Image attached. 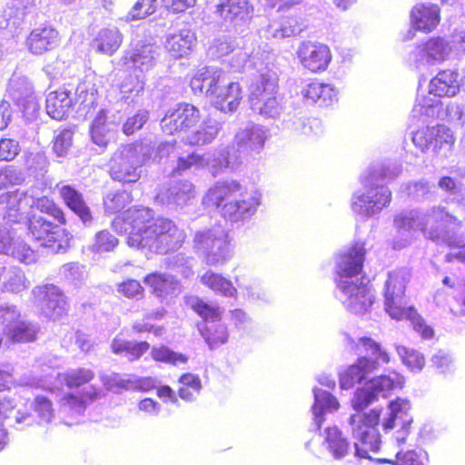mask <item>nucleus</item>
Returning a JSON list of instances; mask_svg holds the SVG:
<instances>
[{
    "mask_svg": "<svg viewBox=\"0 0 465 465\" xmlns=\"http://www.w3.org/2000/svg\"><path fill=\"white\" fill-rule=\"evenodd\" d=\"M35 207L40 213L29 214L25 222L28 237L40 247L55 253L65 252L72 236L62 228L67 223L64 209L48 196L37 198Z\"/></svg>",
    "mask_w": 465,
    "mask_h": 465,
    "instance_id": "1",
    "label": "nucleus"
},
{
    "mask_svg": "<svg viewBox=\"0 0 465 465\" xmlns=\"http://www.w3.org/2000/svg\"><path fill=\"white\" fill-rule=\"evenodd\" d=\"M193 93H204L213 108L223 114L235 113L244 99V90L237 81L231 80L222 69L203 66L190 80Z\"/></svg>",
    "mask_w": 465,
    "mask_h": 465,
    "instance_id": "2",
    "label": "nucleus"
},
{
    "mask_svg": "<svg viewBox=\"0 0 465 465\" xmlns=\"http://www.w3.org/2000/svg\"><path fill=\"white\" fill-rule=\"evenodd\" d=\"M125 198L129 199V194L117 193L107 203V209L111 213H118L113 220V225L127 234L129 246L145 248L156 222L148 208L130 207L123 211Z\"/></svg>",
    "mask_w": 465,
    "mask_h": 465,
    "instance_id": "3",
    "label": "nucleus"
},
{
    "mask_svg": "<svg viewBox=\"0 0 465 465\" xmlns=\"http://www.w3.org/2000/svg\"><path fill=\"white\" fill-rule=\"evenodd\" d=\"M245 194V188L236 181L219 182L208 189L203 203L218 209L224 219L237 222L253 213L258 204Z\"/></svg>",
    "mask_w": 465,
    "mask_h": 465,
    "instance_id": "4",
    "label": "nucleus"
},
{
    "mask_svg": "<svg viewBox=\"0 0 465 465\" xmlns=\"http://www.w3.org/2000/svg\"><path fill=\"white\" fill-rule=\"evenodd\" d=\"M381 410L372 409L363 414H353L350 418L352 435L356 439L355 448L359 456L367 457L380 450L381 438L377 430Z\"/></svg>",
    "mask_w": 465,
    "mask_h": 465,
    "instance_id": "5",
    "label": "nucleus"
},
{
    "mask_svg": "<svg viewBox=\"0 0 465 465\" xmlns=\"http://www.w3.org/2000/svg\"><path fill=\"white\" fill-rule=\"evenodd\" d=\"M138 144H122L111 156L109 174L114 181L123 183H135L141 178L138 162Z\"/></svg>",
    "mask_w": 465,
    "mask_h": 465,
    "instance_id": "6",
    "label": "nucleus"
},
{
    "mask_svg": "<svg viewBox=\"0 0 465 465\" xmlns=\"http://www.w3.org/2000/svg\"><path fill=\"white\" fill-rule=\"evenodd\" d=\"M411 139L421 152L431 149L435 154L443 155L452 150L456 140L450 128L442 124L419 128Z\"/></svg>",
    "mask_w": 465,
    "mask_h": 465,
    "instance_id": "7",
    "label": "nucleus"
},
{
    "mask_svg": "<svg viewBox=\"0 0 465 465\" xmlns=\"http://www.w3.org/2000/svg\"><path fill=\"white\" fill-rule=\"evenodd\" d=\"M201 120L200 110L193 104L180 103L170 108L161 121V128L167 135L185 133L194 127Z\"/></svg>",
    "mask_w": 465,
    "mask_h": 465,
    "instance_id": "8",
    "label": "nucleus"
},
{
    "mask_svg": "<svg viewBox=\"0 0 465 465\" xmlns=\"http://www.w3.org/2000/svg\"><path fill=\"white\" fill-rule=\"evenodd\" d=\"M148 240V246L156 252L167 253L180 248L184 241V233L170 220L156 222Z\"/></svg>",
    "mask_w": 465,
    "mask_h": 465,
    "instance_id": "9",
    "label": "nucleus"
},
{
    "mask_svg": "<svg viewBox=\"0 0 465 465\" xmlns=\"http://www.w3.org/2000/svg\"><path fill=\"white\" fill-rule=\"evenodd\" d=\"M297 58L300 64L312 73L324 72L331 61V53L325 44L302 41L297 49Z\"/></svg>",
    "mask_w": 465,
    "mask_h": 465,
    "instance_id": "10",
    "label": "nucleus"
},
{
    "mask_svg": "<svg viewBox=\"0 0 465 465\" xmlns=\"http://www.w3.org/2000/svg\"><path fill=\"white\" fill-rule=\"evenodd\" d=\"M254 7L249 0H219L213 15L224 25L237 26L250 21Z\"/></svg>",
    "mask_w": 465,
    "mask_h": 465,
    "instance_id": "11",
    "label": "nucleus"
},
{
    "mask_svg": "<svg viewBox=\"0 0 465 465\" xmlns=\"http://www.w3.org/2000/svg\"><path fill=\"white\" fill-rule=\"evenodd\" d=\"M278 84L275 77L261 75L252 91V103L257 105L261 114L272 116L277 113L276 100Z\"/></svg>",
    "mask_w": 465,
    "mask_h": 465,
    "instance_id": "12",
    "label": "nucleus"
},
{
    "mask_svg": "<svg viewBox=\"0 0 465 465\" xmlns=\"http://www.w3.org/2000/svg\"><path fill=\"white\" fill-rule=\"evenodd\" d=\"M367 250L364 242L352 243L337 256L336 273L340 278H352L362 272Z\"/></svg>",
    "mask_w": 465,
    "mask_h": 465,
    "instance_id": "13",
    "label": "nucleus"
},
{
    "mask_svg": "<svg viewBox=\"0 0 465 465\" xmlns=\"http://www.w3.org/2000/svg\"><path fill=\"white\" fill-rule=\"evenodd\" d=\"M40 301L45 313L53 321H59L68 316L67 298L56 286L47 284L39 290Z\"/></svg>",
    "mask_w": 465,
    "mask_h": 465,
    "instance_id": "14",
    "label": "nucleus"
},
{
    "mask_svg": "<svg viewBox=\"0 0 465 465\" xmlns=\"http://www.w3.org/2000/svg\"><path fill=\"white\" fill-rule=\"evenodd\" d=\"M59 42V32L51 25L32 29L25 39L28 51L35 55H41L54 49Z\"/></svg>",
    "mask_w": 465,
    "mask_h": 465,
    "instance_id": "15",
    "label": "nucleus"
},
{
    "mask_svg": "<svg viewBox=\"0 0 465 465\" xmlns=\"http://www.w3.org/2000/svg\"><path fill=\"white\" fill-rule=\"evenodd\" d=\"M154 54L155 46L153 44L141 42L125 52L122 58L123 64L129 70L143 73L153 67L155 64Z\"/></svg>",
    "mask_w": 465,
    "mask_h": 465,
    "instance_id": "16",
    "label": "nucleus"
},
{
    "mask_svg": "<svg viewBox=\"0 0 465 465\" xmlns=\"http://www.w3.org/2000/svg\"><path fill=\"white\" fill-rule=\"evenodd\" d=\"M338 286L348 296L346 306L355 313L365 312L372 305L373 295L368 282H350Z\"/></svg>",
    "mask_w": 465,
    "mask_h": 465,
    "instance_id": "17",
    "label": "nucleus"
},
{
    "mask_svg": "<svg viewBox=\"0 0 465 465\" xmlns=\"http://www.w3.org/2000/svg\"><path fill=\"white\" fill-rule=\"evenodd\" d=\"M377 370V361H371L365 356L359 357L353 364L340 373V387L342 390L351 389Z\"/></svg>",
    "mask_w": 465,
    "mask_h": 465,
    "instance_id": "18",
    "label": "nucleus"
},
{
    "mask_svg": "<svg viewBox=\"0 0 465 465\" xmlns=\"http://www.w3.org/2000/svg\"><path fill=\"white\" fill-rule=\"evenodd\" d=\"M460 85L461 79L459 73L455 70L444 69L432 77L430 82L429 92L440 98H450L460 93Z\"/></svg>",
    "mask_w": 465,
    "mask_h": 465,
    "instance_id": "19",
    "label": "nucleus"
},
{
    "mask_svg": "<svg viewBox=\"0 0 465 465\" xmlns=\"http://www.w3.org/2000/svg\"><path fill=\"white\" fill-rule=\"evenodd\" d=\"M446 58V44L438 37H431L419 44L413 52V64L416 68L424 64H433Z\"/></svg>",
    "mask_w": 465,
    "mask_h": 465,
    "instance_id": "20",
    "label": "nucleus"
},
{
    "mask_svg": "<svg viewBox=\"0 0 465 465\" xmlns=\"http://www.w3.org/2000/svg\"><path fill=\"white\" fill-rule=\"evenodd\" d=\"M440 12L438 5L417 4L410 13L411 24L416 30L430 33L440 23Z\"/></svg>",
    "mask_w": 465,
    "mask_h": 465,
    "instance_id": "21",
    "label": "nucleus"
},
{
    "mask_svg": "<svg viewBox=\"0 0 465 465\" xmlns=\"http://www.w3.org/2000/svg\"><path fill=\"white\" fill-rule=\"evenodd\" d=\"M194 242L199 248L207 251L205 260L208 265H215L227 260L225 242L216 238L211 231L196 232Z\"/></svg>",
    "mask_w": 465,
    "mask_h": 465,
    "instance_id": "22",
    "label": "nucleus"
},
{
    "mask_svg": "<svg viewBox=\"0 0 465 465\" xmlns=\"http://www.w3.org/2000/svg\"><path fill=\"white\" fill-rule=\"evenodd\" d=\"M265 141V132L257 126H252L238 132L233 143L237 151L253 154L259 153L263 149Z\"/></svg>",
    "mask_w": 465,
    "mask_h": 465,
    "instance_id": "23",
    "label": "nucleus"
},
{
    "mask_svg": "<svg viewBox=\"0 0 465 465\" xmlns=\"http://www.w3.org/2000/svg\"><path fill=\"white\" fill-rule=\"evenodd\" d=\"M73 106L71 91L65 86L50 92L46 97L45 109L48 115L55 120L64 119Z\"/></svg>",
    "mask_w": 465,
    "mask_h": 465,
    "instance_id": "24",
    "label": "nucleus"
},
{
    "mask_svg": "<svg viewBox=\"0 0 465 465\" xmlns=\"http://www.w3.org/2000/svg\"><path fill=\"white\" fill-rule=\"evenodd\" d=\"M304 101L309 104H317L319 106H329L337 100V92L333 86L314 80L301 91Z\"/></svg>",
    "mask_w": 465,
    "mask_h": 465,
    "instance_id": "25",
    "label": "nucleus"
},
{
    "mask_svg": "<svg viewBox=\"0 0 465 465\" xmlns=\"http://www.w3.org/2000/svg\"><path fill=\"white\" fill-rule=\"evenodd\" d=\"M58 193L65 206L76 214L84 223L92 220V213L83 194L72 185L58 187Z\"/></svg>",
    "mask_w": 465,
    "mask_h": 465,
    "instance_id": "26",
    "label": "nucleus"
},
{
    "mask_svg": "<svg viewBox=\"0 0 465 465\" xmlns=\"http://www.w3.org/2000/svg\"><path fill=\"white\" fill-rule=\"evenodd\" d=\"M6 321L10 322L6 325L5 333L12 342H32L36 339L37 331L29 322L20 320V315L16 312V316L9 314Z\"/></svg>",
    "mask_w": 465,
    "mask_h": 465,
    "instance_id": "27",
    "label": "nucleus"
},
{
    "mask_svg": "<svg viewBox=\"0 0 465 465\" xmlns=\"http://www.w3.org/2000/svg\"><path fill=\"white\" fill-rule=\"evenodd\" d=\"M150 349L146 341H132L121 336H116L111 343V351L115 355L125 357L130 361L140 360Z\"/></svg>",
    "mask_w": 465,
    "mask_h": 465,
    "instance_id": "28",
    "label": "nucleus"
},
{
    "mask_svg": "<svg viewBox=\"0 0 465 465\" xmlns=\"http://www.w3.org/2000/svg\"><path fill=\"white\" fill-rule=\"evenodd\" d=\"M195 196V185L188 179L178 180L166 190L167 203L176 206L189 205Z\"/></svg>",
    "mask_w": 465,
    "mask_h": 465,
    "instance_id": "29",
    "label": "nucleus"
},
{
    "mask_svg": "<svg viewBox=\"0 0 465 465\" xmlns=\"http://www.w3.org/2000/svg\"><path fill=\"white\" fill-rule=\"evenodd\" d=\"M95 378L94 371L90 368L78 367L58 373L56 380L68 390H77L90 384Z\"/></svg>",
    "mask_w": 465,
    "mask_h": 465,
    "instance_id": "30",
    "label": "nucleus"
},
{
    "mask_svg": "<svg viewBox=\"0 0 465 465\" xmlns=\"http://www.w3.org/2000/svg\"><path fill=\"white\" fill-rule=\"evenodd\" d=\"M143 282L150 288L151 293L158 298L171 294L178 283L173 276L159 272L146 274Z\"/></svg>",
    "mask_w": 465,
    "mask_h": 465,
    "instance_id": "31",
    "label": "nucleus"
},
{
    "mask_svg": "<svg viewBox=\"0 0 465 465\" xmlns=\"http://www.w3.org/2000/svg\"><path fill=\"white\" fill-rule=\"evenodd\" d=\"M195 36L189 30H182L168 37L165 47L174 58H181L190 54Z\"/></svg>",
    "mask_w": 465,
    "mask_h": 465,
    "instance_id": "32",
    "label": "nucleus"
},
{
    "mask_svg": "<svg viewBox=\"0 0 465 465\" xmlns=\"http://www.w3.org/2000/svg\"><path fill=\"white\" fill-rule=\"evenodd\" d=\"M96 49L99 53L112 55L123 43V35L116 27L104 28L94 38Z\"/></svg>",
    "mask_w": 465,
    "mask_h": 465,
    "instance_id": "33",
    "label": "nucleus"
},
{
    "mask_svg": "<svg viewBox=\"0 0 465 465\" xmlns=\"http://www.w3.org/2000/svg\"><path fill=\"white\" fill-rule=\"evenodd\" d=\"M199 331L211 350L225 344L229 338L227 327L221 322H206Z\"/></svg>",
    "mask_w": 465,
    "mask_h": 465,
    "instance_id": "34",
    "label": "nucleus"
},
{
    "mask_svg": "<svg viewBox=\"0 0 465 465\" xmlns=\"http://www.w3.org/2000/svg\"><path fill=\"white\" fill-rule=\"evenodd\" d=\"M114 133L111 128V124L107 121L106 114L104 112H99L91 124L92 141L100 147H106Z\"/></svg>",
    "mask_w": 465,
    "mask_h": 465,
    "instance_id": "35",
    "label": "nucleus"
},
{
    "mask_svg": "<svg viewBox=\"0 0 465 465\" xmlns=\"http://www.w3.org/2000/svg\"><path fill=\"white\" fill-rule=\"evenodd\" d=\"M201 282L215 293L225 297H233L237 293L236 288L230 280L211 270L201 276Z\"/></svg>",
    "mask_w": 465,
    "mask_h": 465,
    "instance_id": "36",
    "label": "nucleus"
},
{
    "mask_svg": "<svg viewBox=\"0 0 465 465\" xmlns=\"http://www.w3.org/2000/svg\"><path fill=\"white\" fill-rule=\"evenodd\" d=\"M389 408L391 414L383 423L384 430H391L397 426H401L407 435L411 428V418L404 410L403 402L397 399L390 402Z\"/></svg>",
    "mask_w": 465,
    "mask_h": 465,
    "instance_id": "37",
    "label": "nucleus"
},
{
    "mask_svg": "<svg viewBox=\"0 0 465 465\" xmlns=\"http://www.w3.org/2000/svg\"><path fill=\"white\" fill-rule=\"evenodd\" d=\"M324 444L334 459L345 457L350 450V444L342 436L341 431L336 427H328L325 430Z\"/></svg>",
    "mask_w": 465,
    "mask_h": 465,
    "instance_id": "38",
    "label": "nucleus"
},
{
    "mask_svg": "<svg viewBox=\"0 0 465 465\" xmlns=\"http://www.w3.org/2000/svg\"><path fill=\"white\" fill-rule=\"evenodd\" d=\"M369 384L378 396L381 394L387 397L391 391L401 389L404 379L397 372L392 371L388 375H380L370 380Z\"/></svg>",
    "mask_w": 465,
    "mask_h": 465,
    "instance_id": "39",
    "label": "nucleus"
},
{
    "mask_svg": "<svg viewBox=\"0 0 465 465\" xmlns=\"http://www.w3.org/2000/svg\"><path fill=\"white\" fill-rule=\"evenodd\" d=\"M340 404L337 399L329 391H322L315 396V403L312 406L314 413V420L320 429L324 421V414L326 411H337Z\"/></svg>",
    "mask_w": 465,
    "mask_h": 465,
    "instance_id": "40",
    "label": "nucleus"
},
{
    "mask_svg": "<svg viewBox=\"0 0 465 465\" xmlns=\"http://www.w3.org/2000/svg\"><path fill=\"white\" fill-rule=\"evenodd\" d=\"M410 281V273L403 269L390 272L384 287V297L405 296L406 284Z\"/></svg>",
    "mask_w": 465,
    "mask_h": 465,
    "instance_id": "41",
    "label": "nucleus"
},
{
    "mask_svg": "<svg viewBox=\"0 0 465 465\" xmlns=\"http://www.w3.org/2000/svg\"><path fill=\"white\" fill-rule=\"evenodd\" d=\"M385 312L396 321L408 320L415 312L413 305H407L404 302V296H386L384 297Z\"/></svg>",
    "mask_w": 465,
    "mask_h": 465,
    "instance_id": "42",
    "label": "nucleus"
},
{
    "mask_svg": "<svg viewBox=\"0 0 465 465\" xmlns=\"http://www.w3.org/2000/svg\"><path fill=\"white\" fill-rule=\"evenodd\" d=\"M100 396L99 389L95 386H89V389L83 391L80 394L72 392L66 393L61 398V404L69 409H84L88 402H92Z\"/></svg>",
    "mask_w": 465,
    "mask_h": 465,
    "instance_id": "43",
    "label": "nucleus"
},
{
    "mask_svg": "<svg viewBox=\"0 0 465 465\" xmlns=\"http://www.w3.org/2000/svg\"><path fill=\"white\" fill-rule=\"evenodd\" d=\"M190 308L201 318L205 323L221 322L223 316V310L217 306L209 303L203 298L195 297L191 304Z\"/></svg>",
    "mask_w": 465,
    "mask_h": 465,
    "instance_id": "44",
    "label": "nucleus"
},
{
    "mask_svg": "<svg viewBox=\"0 0 465 465\" xmlns=\"http://www.w3.org/2000/svg\"><path fill=\"white\" fill-rule=\"evenodd\" d=\"M26 193L19 189L0 194V211L7 216H16L21 210L22 201Z\"/></svg>",
    "mask_w": 465,
    "mask_h": 465,
    "instance_id": "45",
    "label": "nucleus"
},
{
    "mask_svg": "<svg viewBox=\"0 0 465 465\" xmlns=\"http://www.w3.org/2000/svg\"><path fill=\"white\" fill-rule=\"evenodd\" d=\"M0 282L4 292L17 293L25 288L23 273L11 267L0 268Z\"/></svg>",
    "mask_w": 465,
    "mask_h": 465,
    "instance_id": "46",
    "label": "nucleus"
},
{
    "mask_svg": "<svg viewBox=\"0 0 465 465\" xmlns=\"http://www.w3.org/2000/svg\"><path fill=\"white\" fill-rule=\"evenodd\" d=\"M181 384L178 395L182 400L193 401L202 390L201 379L193 373H183L178 379Z\"/></svg>",
    "mask_w": 465,
    "mask_h": 465,
    "instance_id": "47",
    "label": "nucleus"
},
{
    "mask_svg": "<svg viewBox=\"0 0 465 465\" xmlns=\"http://www.w3.org/2000/svg\"><path fill=\"white\" fill-rule=\"evenodd\" d=\"M353 349L357 351L370 352L374 359L371 361H377V367L380 361L381 363H388L390 361L389 354L383 351L379 342L375 341L370 337L360 338L353 345Z\"/></svg>",
    "mask_w": 465,
    "mask_h": 465,
    "instance_id": "48",
    "label": "nucleus"
},
{
    "mask_svg": "<svg viewBox=\"0 0 465 465\" xmlns=\"http://www.w3.org/2000/svg\"><path fill=\"white\" fill-rule=\"evenodd\" d=\"M165 314L166 310L163 308L151 312L145 315L143 320L135 321L132 325V329L137 333L152 332L155 336H161L163 333L164 328L163 326H154L147 321L151 319L161 320Z\"/></svg>",
    "mask_w": 465,
    "mask_h": 465,
    "instance_id": "49",
    "label": "nucleus"
},
{
    "mask_svg": "<svg viewBox=\"0 0 465 465\" xmlns=\"http://www.w3.org/2000/svg\"><path fill=\"white\" fill-rule=\"evenodd\" d=\"M119 244L118 238L109 230H101L94 235L90 250L94 252H113Z\"/></svg>",
    "mask_w": 465,
    "mask_h": 465,
    "instance_id": "50",
    "label": "nucleus"
},
{
    "mask_svg": "<svg viewBox=\"0 0 465 465\" xmlns=\"http://www.w3.org/2000/svg\"><path fill=\"white\" fill-rule=\"evenodd\" d=\"M366 194L376 213L388 206L391 201V192L384 185L371 186L367 189Z\"/></svg>",
    "mask_w": 465,
    "mask_h": 465,
    "instance_id": "51",
    "label": "nucleus"
},
{
    "mask_svg": "<svg viewBox=\"0 0 465 465\" xmlns=\"http://www.w3.org/2000/svg\"><path fill=\"white\" fill-rule=\"evenodd\" d=\"M32 410L36 413L39 422L49 423L54 418V410L52 401L44 396L37 395L31 404Z\"/></svg>",
    "mask_w": 465,
    "mask_h": 465,
    "instance_id": "52",
    "label": "nucleus"
},
{
    "mask_svg": "<svg viewBox=\"0 0 465 465\" xmlns=\"http://www.w3.org/2000/svg\"><path fill=\"white\" fill-rule=\"evenodd\" d=\"M305 28L302 19L297 15H288L282 19L280 27L275 32V36L282 38L299 35Z\"/></svg>",
    "mask_w": 465,
    "mask_h": 465,
    "instance_id": "53",
    "label": "nucleus"
},
{
    "mask_svg": "<svg viewBox=\"0 0 465 465\" xmlns=\"http://www.w3.org/2000/svg\"><path fill=\"white\" fill-rule=\"evenodd\" d=\"M203 155L195 152H192L185 156H179L176 165L171 171V176L181 175L192 168H199L203 166Z\"/></svg>",
    "mask_w": 465,
    "mask_h": 465,
    "instance_id": "54",
    "label": "nucleus"
},
{
    "mask_svg": "<svg viewBox=\"0 0 465 465\" xmlns=\"http://www.w3.org/2000/svg\"><path fill=\"white\" fill-rule=\"evenodd\" d=\"M151 355L153 360L158 362L176 364L185 363L188 361L185 355L175 352L164 345L153 347Z\"/></svg>",
    "mask_w": 465,
    "mask_h": 465,
    "instance_id": "55",
    "label": "nucleus"
},
{
    "mask_svg": "<svg viewBox=\"0 0 465 465\" xmlns=\"http://www.w3.org/2000/svg\"><path fill=\"white\" fill-rule=\"evenodd\" d=\"M144 90V78L141 75H127L120 84V92L124 97H135Z\"/></svg>",
    "mask_w": 465,
    "mask_h": 465,
    "instance_id": "56",
    "label": "nucleus"
},
{
    "mask_svg": "<svg viewBox=\"0 0 465 465\" xmlns=\"http://www.w3.org/2000/svg\"><path fill=\"white\" fill-rule=\"evenodd\" d=\"M398 353L403 363L413 371H420L425 365L423 355L414 349L401 346L398 348Z\"/></svg>",
    "mask_w": 465,
    "mask_h": 465,
    "instance_id": "57",
    "label": "nucleus"
},
{
    "mask_svg": "<svg viewBox=\"0 0 465 465\" xmlns=\"http://www.w3.org/2000/svg\"><path fill=\"white\" fill-rule=\"evenodd\" d=\"M117 292L127 299H142L144 296V288L135 279H126L117 284Z\"/></svg>",
    "mask_w": 465,
    "mask_h": 465,
    "instance_id": "58",
    "label": "nucleus"
},
{
    "mask_svg": "<svg viewBox=\"0 0 465 465\" xmlns=\"http://www.w3.org/2000/svg\"><path fill=\"white\" fill-rule=\"evenodd\" d=\"M378 396L369 384V387H362L356 390L351 400L352 408L361 411L366 409L371 403L377 400Z\"/></svg>",
    "mask_w": 465,
    "mask_h": 465,
    "instance_id": "59",
    "label": "nucleus"
},
{
    "mask_svg": "<svg viewBox=\"0 0 465 465\" xmlns=\"http://www.w3.org/2000/svg\"><path fill=\"white\" fill-rule=\"evenodd\" d=\"M218 129L213 124H205L198 129L189 139L191 145H204L212 143L217 136Z\"/></svg>",
    "mask_w": 465,
    "mask_h": 465,
    "instance_id": "60",
    "label": "nucleus"
},
{
    "mask_svg": "<svg viewBox=\"0 0 465 465\" xmlns=\"http://www.w3.org/2000/svg\"><path fill=\"white\" fill-rule=\"evenodd\" d=\"M351 207L354 213L365 218H370L376 213L366 193L353 194Z\"/></svg>",
    "mask_w": 465,
    "mask_h": 465,
    "instance_id": "61",
    "label": "nucleus"
},
{
    "mask_svg": "<svg viewBox=\"0 0 465 465\" xmlns=\"http://www.w3.org/2000/svg\"><path fill=\"white\" fill-rule=\"evenodd\" d=\"M73 142V131L63 129L54 138L53 149L57 156L67 154Z\"/></svg>",
    "mask_w": 465,
    "mask_h": 465,
    "instance_id": "62",
    "label": "nucleus"
},
{
    "mask_svg": "<svg viewBox=\"0 0 465 465\" xmlns=\"http://www.w3.org/2000/svg\"><path fill=\"white\" fill-rule=\"evenodd\" d=\"M24 182L21 173L13 166L0 168V191L19 185Z\"/></svg>",
    "mask_w": 465,
    "mask_h": 465,
    "instance_id": "63",
    "label": "nucleus"
},
{
    "mask_svg": "<svg viewBox=\"0 0 465 465\" xmlns=\"http://www.w3.org/2000/svg\"><path fill=\"white\" fill-rule=\"evenodd\" d=\"M20 152V144L16 139L2 137L0 139V162L13 161Z\"/></svg>",
    "mask_w": 465,
    "mask_h": 465,
    "instance_id": "64",
    "label": "nucleus"
}]
</instances>
